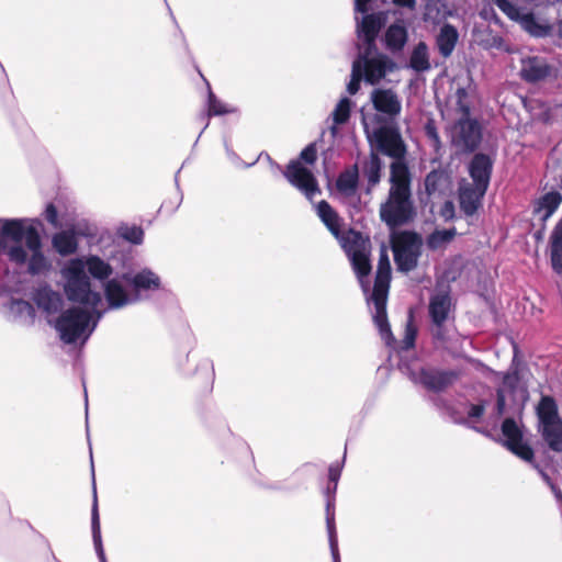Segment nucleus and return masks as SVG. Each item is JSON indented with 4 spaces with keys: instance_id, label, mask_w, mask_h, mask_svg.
Instances as JSON below:
<instances>
[{
    "instance_id": "10",
    "label": "nucleus",
    "mask_w": 562,
    "mask_h": 562,
    "mask_svg": "<svg viewBox=\"0 0 562 562\" xmlns=\"http://www.w3.org/2000/svg\"><path fill=\"white\" fill-rule=\"evenodd\" d=\"M376 153L391 157L393 160L405 159L406 144L395 126H380L373 133Z\"/></svg>"
},
{
    "instance_id": "28",
    "label": "nucleus",
    "mask_w": 562,
    "mask_h": 562,
    "mask_svg": "<svg viewBox=\"0 0 562 562\" xmlns=\"http://www.w3.org/2000/svg\"><path fill=\"white\" fill-rule=\"evenodd\" d=\"M53 247L60 256H69L77 251L78 241L72 231H63L53 237Z\"/></svg>"
},
{
    "instance_id": "40",
    "label": "nucleus",
    "mask_w": 562,
    "mask_h": 562,
    "mask_svg": "<svg viewBox=\"0 0 562 562\" xmlns=\"http://www.w3.org/2000/svg\"><path fill=\"white\" fill-rule=\"evenodd\" d=\"M416 337H417V327L414 323L413 312L411 311L407 322H406V325H405L404 338L401 341V349L405 350V351L413 349L415 347Z\"/></svg>"
},
{
    "instance_id": "53",
    "label": "nucleus",
    "mask_w": 562,
    "mask_h": 562,
    "mask_svg": "<svg viewBox=\"0 0 562 562\" xmlns=\"http://www.w3.org/2000/svg\"><path fill=\"white\" fill-rule=\"evenodd\" d=\"M44 217L54 227L59 226L58 211H57V207L54 205V203H48L46 205V209H45V212H44Z\"/></svg>"
},
{
    "instance_id": "39",
    "label": "nucleus",
    "mask_w": 562,
    "mask_h": 562,
    "mask_svg": "<svg viewBox=\"0 0 562 562\" xmlns=\"http://www.w3.org/2000/svg\"><path fill=\"white\" fill-rule=\"evenodd\" d=\"M381 27L382 22L379 16L375 14L364 15L361 22V33L363 35V40H369L372 42L373 38L378 37Z\"/></svg>"
},
{
    "instance_id": "63",
    "label": "nucleus",
    "mask_w": 562,
    "mask_h": 562,
    "mask_svg": "<svg viewBox=\"0 0 562 562\" xmlns=\"http://www.w3.org/2000/svg\"><path fill=\"white\" fill-rule=\"evenodd\" d=\"M434 337L438 340H441V341H445L446 340V334H445V330H443V326L441 327H436V330L434 333Z\"/></svg>"
},
{
    "instance_id": "3",
    "label": "nucleus",
    "mask_w": 562,
    "mask_h": 562,
    "mask_svg": "<svg viewBox=\"0 0 562 562\" xmlns=\"http://www.w3.org/2000/svg\"><path fill=\"white\" fill-rule=\"evenodd\" d=\"M415 216L412 192L389 191L386 201L380 206V218L389 228L404 226Z\"/></svg>"
},
{
    "instance_id": "25",
    "label": "nucleus",
    "mask_w": 562,
    "mask_h": 562,
    "mask_svg": "<svg viewBox=\"0 0 562 562\" xmlns=\"http://www.w3.org/2000/svg\"><path fill=\"white\" fill-rule=\"evenodd\" d=\"M382 160L379 154L371 149L368 160L363 162V176L368 180L369 189L374 188L381 181Z\"/></svg>"
},
{
    "instance_id": "55",
    "label": "nucleus",
    "mask_w": 562,
    "mask_h": 562,
    "mask_svg": "<svg viewBox=\"0 0 562 562\" xmlns=\"http://www.w3.org/2000/svg\"><path fill=\"white\" fill-rule=\"evenodd\" d=\"M375 40L376 38H373L372 42H370L369 40H364V49L363 52L359 55V58L357 60H360V61H363V60H367V59H371V55L375 52L376 49V46H375Z\"/></svg>"
},
{
    "instance_id": "17",
    "label": "nucleus",
    "mask_w": 562,
    "mask_h": 562,
    "mask_svg": "<svg viewBox=\"0 0 562 562\" xmlns=\"http://www.w3.org/2000/svg\"><path fill=\"white\" fill-rule=\"evenodd\" d=\"M347 257L356 252H371L370 237L355 228H349L337 238Z\"/></svg>"
},
{
    "instance_id": "62",
    "label": "nucleus",
    "mask_w": 562,
    "mask_h": 562,
    "mask_svg": "<svg viewBox=\"0 0 562 562\" xmlns=\"http://www.w3.org/2000/svg\"><path fill=\"white\" fill-rule=\"evenodd\" d=\"M517 380H518L517 374L512 375V374L507 373L504 375L503 382H504V384L514 386L516 384Z\"/></svg>"
},
{
    "instance_id": "14",
    "label": "nucleus",
    "mask_w": 562,
    "mask_h": 562,
    "mask_svg": "<svg viewBox=\"0 0 562 562\" xmlns=\"http://www.w3.org/2000/svg\"><path fill=\"white\" fill-rule=\"evenodd\" d=\"M493 171V160L483 153L474 154L469 164V175L473 180L472 184L488 189Z\"/></svg>"
},
{
    "instance_id": "41",
    "label": "nucleus",
    "mask_w": 562,
    "mask_h": 562,
    "mask_svg": "<svg viewBox=\"0 0 562 562\" xmlns=\"http://www.w3.org/2000/svg\"><path fill=\"white\" fill-rule=\"evenodd\" d=\"M234 110L231 109L226 103L222 102L217 99L215 93L209 89V95H207V115L211 116H218V115H225L228 113H232Z\"/></svg>"
},
{
    "instance_id": "56",
    "label": "nucleus",
    "mask_w": 562,
    "mask_h": 562,
    "mask_svg": "<svg viewBox=\"0 0 562 562\" xmlns=\"http://www.w3.org/2000/svg\"><path fill=\"white\" fill-rule=\"evenodd\" d=\"M506 408V396L503 389L496 390V414L502 416Z\"/></svg>"
},
{
    "instance_id": "42",
    "label": "nucleus",
    "mask_w": 562,
    "mask_h": 562,
    "mask_svg": "<svg viewBox=\"0 0 562 562\" xmlns=\"http://www.w3.org/2000/svg\"><path fill=\"white\" fill-rule=\"evenodd\" d=\"M562 202V195L557 192H548L540 200V207L546 211V217L551 216Z\"/></svg>"
},
{
    "instance_id": "20",
    "label": "nucleus",
    "mask_w": 562,
    "mask_h": 562,
    "mask_svg": "<svg viewBox=\"0 0 562 562\" xmlns=\"http://www.w3.org/2000/svg\"><path fill=\"white\" fill-rule=\"evenodd\" d=\"M104 294L110 307L113 308H120L128 303L135 302L133 295L130 296L116 279L108 280L104 285Z\"/></svg>"
},
{
    "instance_id": "16",
    "label": "nucleus",
    "mask_w": 562,
    "mask_h": 562,
    "mask_svg": "<svg viewBox=\"0 0 562 562\" xmlns=\"http://www.w3.org/2000/svg\"><path fill=\"white\" fill-rule=\"evenodd\" d=\"M373 108L390 116H396L401 113L402 104L397 94L392 89H374L371 93Z\"/></svg>"
},
{
    "instance_id": "22",
    "label": "nucleus",
    "mask_w": 562,
    "mask_h": 562,
    "mask_svg": "<svg viewBox=\"0 0 562 562\" xmlns=\"http://www.w3.org/2000/svg\"><path fill=\"white\" fill-rule=\"evenodd\" d=\"M458 40L459 33L457 29L450 23L443 24L436 38V44L440 55L445 58L451 56Z\"/></svg>"
},
{
    "instance_id": "32",
    "label": "nucleus",
    "mask_w": 562,
    "mask_h": 562,
    "mask_svg": "<svg viewBox=\"0 0 562 562\" xmlns=\"http://www.w3.org/2000/svg\"><path fill=\"white\" fill-rule=\"evenodd\" d=\"M25 229L26 227L24 226L23 220H4L0 228V236L3 240L4 238H10L19 244L24 238Z\"/></svg>"
},
{
    "instance_id": "38",
    "label": "nucleus",
    "mask_w": 562,
    "mask_h": 562,
    "mask_svg": "<svg viewBox=\"0 0 562 562\" xmlns=\"http://www.w3.org/2000/svg\"><path fill=\"white\" fill-rule=\"evenodd\" d=\"M358 167L353 166L352 170L341 172L336 181V187L340 192H352L358 186Z\"/></svg>"
},
{
    "instance_id": "43",
    "label": "nucleus",
    "mask_w": 562,
    "mask_h": 562,
    "mask_svg": "<svg viewBox=\"0 0 562 562\" xmlns=\"http://www.w3.org/2000/svg\"><path fill=\"white\" fill-rule=\"evenodd\" d=\"M456 112L460 117H470L471 105L469 102V94L465 88H458L456 91Z\"/></svg>"
},
{
    "instance_id": "44",
    "label": "nucleus",
    "mask_w": 562,
    "mask_h": 562,
    "mask_svg": "<svg viewBox=\"0 0 562 562\" xmlns=\"http://www.w3.org/2000/svg\"><path fill=\"white\" fill-rule=\"evenodd\" d=\"M119 234L123 239H125L132 244H135V245L142 244L143 239H144V231L140 226H137V225L121 226L119 229Z\"/></svg>"
},
{
    "instance_id": "9",
    "label": "nucleus",
    "mask_w": 562,
    "mask_h": 562,
    "mask_svg": "<svg viewBox=\"0 0 562 562\" xmlns=\"http://www.w3.org/2000/svg\"><path fill=\"white\" fill-rule=\"evenodd\" d=\"M452 144L464 153H473L482 142V126L476 119L459 117L451 132Z\"/></svg>"
},
{
    "instance_id": "50",
    "label": "nucleus",
    "mask_w": 562,
    "mask_h": 562,
    "mask_svg": "<svg viewBox=\"0 0 562 562\" xmlns=\"http://www.w3.org/2000/svg\"><path fill=\"white\" fill-rule=\"evenodd\" d=\"M9 259L16 265H23L26 262L27 254L21 245H15L8 250Z\"/></svg>"
},
{
    "instance_id": "36",
    "label": "nucleus",
    "mask_w": 562,
    "mask_h": 562,
    "mask_svg": "<svg viewBox=\"0 0 562 562\" xmlns=\"http://www.w3.org/2000/svg\"><path fill=\"white\" fill-rule=\"evenodd\" d=\"M456 229H436L426 239L427 247L430 250H437L449 244L456 236Z\"/></svg>"
},
{
    "instance_id": "64",
    "label": "nucleus",
    "mask_w": 562,
    "mask_h": 562,
    "mask_svg": "<svg viewBox=\"0 0 562 562\" xmlns=\"http://www.w3.org/2000/svg\"><path fill=\"white\" fill-rule=\"evenodd\" d=\"M550 450L554 452H562V435L558 438V448H549Z\"/></svg>"
},
{
    "instance_id": "29",
    "label": "nucleus",
    "mask_w": 562,
    "mask_h": 562,
    "mask_svg": "<svg viewBox=\"0 0 562 562\" xmlns=\"http://www.w3.org/2000/svg\"><path fill=\"white\" fill-rule=\"evenodd\" d=\"M517 22L526 32L536 37H544L551 31V26L540 23L532 12L521 13Z\"/></svg>"
},
{
    "instance_id": "6",
    "label": "nucleus",
    "mask_w": 562,
    "mask_h": 562,
    "mask_svg": "<svg viewBox=\"0 0 562 562\" xmlns=\"http://www.w3.org/2000/svg\"><path fill=\"white\" fill-rule=\"evenodd\" d=\"M90 319V312L81 307H70L56 319L55 328L64 342L74 344L85 333Z\"/></svg>"
},
{
    "instance_id": "1",
    "label": "nucleus",
    "mask_w": 562,
    "mask_h": 562,
    "mask_svg": "<svg viewBox=\"0 0 562 562\" xmlns=\"http://www.w3.org/2000/svg\"><path fill=\"white\" fill-rule=\"evenodd\" d=\"M317 160L316 143L308 144L301 153L299 159L290 160L282 171L284 178L307 198L319 193L318 182L313 172L302 165H314Z\"/></svg>"
},
{
    "instance_id": "23",
    "label": "nucleus",
    "mask_w": 562,
    "mask_h": 562,
    "mask_svg": "<svg viewBox=\"0 0 562 562\" xmlns=\"http://www.w3.org/2000/svg\"><path fill=\"white\" fill-rule=\"evenodd\" d=\"M391 271L389 255L385 250H382L378 261L373 292H389Z\"/></svg>"
},
{
    "instance_id": "61",
    "label": "nucleus",
    "mask_w": 562,
    "mask_h": 562,
    "mask_svg": "<svg viewBox=\"0 0 562 562\" xmlns=\"http://www.w3.org/2000/svg\"><path fill=\"white\" fill-rule=\"evenodd\" d=\"M454 213V206H453V203L451 201H447L445 204H443V207H442V215L448 217V216H452Z\"/></svg>"
},
{
    "instance_id": "59",
    "label": "nucleus",
    "mask_w": 562,
    "mask_h": 562,
    "mask_svg": "<svg viewBox=\"0 0 562 562\" xmlns=\"http://www.w3.org/2000/svg\"><path fill=\"white\" fill-rule=\"evenodd\" d=\"M371 0H355V9L357 12L367 13L369 10V3Z\"/></svg>"
},
{
    "instance_id": "27",
    "label": "nucleus",
    "mask_w": 562,
    "mask_h": 562,
    "mask_svg": "<svg viewBox=\"0 0 562 562\" xmlns=\"http://www.w3.org/2000/svg\"><path fill=\"white\" fill-rule=\"evenodd\" d=\"M35 302L40 308L48 314L58 312L61 307V296L50 289H42L36 292Z\"/></svg>"
},
{
    "instance_id": "54",
    "label": "nucleus",
    "mask_w": 562,
    "mask_h": 562,
    "mask_svg": "<svg viewBox=\"0 0 562 562\" xmlns=\"http://www.w3.org/2000/svg\"><path fill=\"white\" fill-rule=\"evenodd\" d=\"M425 134L426 136L434 143L435 146L440 145V137L436 127V124L432 120H429L425 125Z\"/></svg>"
},
{
    "instance_id": "47",
    "label": "nucleus",
    "mask_w": 562,
    "mask_h": 562,
    "mask_svg": "<svg viewBox=\"0 0 562 562\" xmlns=\"http://www.w3.org/2000/svg\"><path fill=\"white\" fill-rule=\"evenodd\" d=\"M48 268V262L43 255L42 250L32 251V256L29 260V272L31 274H40Z\"/></svg>"
},
{
    "instance_id": "12",
    "label": "nucleus",
    "mask_w": 562,
    "mask_h": 562,
    "mask_svg": "<svg viewBox=\"0 0 562 562\" xmlns=\"http://www.w3.org/2000/svg\"><path fill=\"white\" fill-rule=\"evenodd\" d=\"M362 76L364 81L372 86L380 83L389 71L394 69V63L383 54H380L371 59L361 61Z\"/></svg>"
},
{
    "instance_id": "24",
    "label": "nucleus",
    "mask_w": 562,
    "mask_h": 562,
    "mask_svg": "<svg viewBox=\"0 0 562 562\" xmlns=\"http://www.w3.org/2000/svg\"><path fill=\"white\" fill-rule=\"evenodd\" d=\"M550 258L553 271L562 274V218L555 225L550 237Z\"/></svg>"
},
{
    "instance_id": "21",
    "label": "nucleus",
    "mask_w": 562,
    "mask_h": 562,
    "mask_svg": "<svg viewBox=\"0 0 562 562\" xmlns=\"http://www.w3.org/2000/svg\"><path fill=\"white\" fill-rule=\"evenodd\" d=\"M317 214L327 229L331 233V235L337 239L342 234L341 231V217L339 214L331 207V205L322 200L317 205Z\"/></svg>"
},
{
    "instance_id": "51",
    "label": "nucleus",
    "mask_w": 562,
    "mask_h": 562,
    "mask_svg": "<svg viewBox=\"0 0 562 562\" xmlns=\"http://www.w3.org/2000/svg\"><path fill=\"white\" fill-rule=\"evenodd\" d=\"M379 329V333L381 335V338L385 341L387 346H392L395 342L394 335L391 330L390 323L386 322L381 325H375Z\"/></svg>"
},
{
    "instance_id": "33",
    "label": "nucleus",
    "mask_w": 562,
    "mask_h": 562,
    "mask_svg": "<svg viewBox=\"0 0 562 562\" xmlns=\"http://www.w3.org/2000/svg\"><path fill=\"white\" fill-rule=\"evenodd\" d=\"M91 529H92L93 543H94L97 553H98L101 562H106L103 547H102V540H101V527H100L98 499H97L95 492H94L93 505H92V510H91Z\"/></svg>"
},
{
    "instance_id": "37",
    "label": "nucleus",
    "mask_w": 562,
    "mask_h": 562,
    "mask_svg": "<svg viewBox=\"0 0 562 562\" xmlns=\"http://www.w3.org/2000/svg\"><path fill=\"white\" fill-rule=\"evenodd\" d=\"M387 293L389 292L372 291L371 299L375 310L373 315V322L375 325H381L389 322L386 313Z\"/></svg>"
},
{
    "instance_id": "2",
    "label": "nucleus",
    "mask_w": 562,
    "mask_h": 562,
    "mask_svg": "<svg viewBox=\"0 0 562 562\" xmlns=\"http://www.w3.org/2000/svg\"><path fill=\"white\" fill-rule=\"evenodd\" d=\"M390 243L397 270L405 273L414 270L422 255V236L414 231H401L391 236Z\"/></svg>"
},
{
    "instance_id": "4",
    "label": "nucleus",
    "mask_w": 562,
    "mask_h": 562,
    "mask_svg": "<svg viewBox=\"0 0 562 562\" xmlns=\"http://www.w3.org/2000/svg\"><path fill=\"white\" fill-rule=\"evenodd\" d=\"M64 290L67 299L74 303L94 308L101 302V294L92 291L90 279L85 272L80 260L74 261L70 266Z\"/></svg>"
},
{
    "instance_id": "15",
    "label": "nucleus",
    "mask_w": 562,
    "mask_h": 562,
    "mask_svg": "<svg viewBox=\"0 0 562 562\" xmlns=\"http://www.w3.org/2000/svg\"><path fill=\"white\" fill-rule=\"evenodd\" d=\"M551 66L540 57H528L522 59L520 77L529 83H537L547 79L551 75Z\"/></svg>"
},
{
    "instance_id": "52",
    "label": "nucleus",
    "mask_w": 562,
    "mask_h": 562,
    "mask_svg": "<svg viewBox=\"0 0 562 562\" xmlns=\"http://www.w3.org/2000/svg\"><path fill=\"white\" fill-rule=\"evenodd\" d=\"M379 329V333L381 335V338L385 341L387 346H392L395 342L394 335L391 330L390 323L386 322L381 325H375Z\"/></svg>"
},
{
    "instance_id": "5",
    "label": "nucleus",
    "mask_w": 562,
    "mask_h": 562,
    "mask_svg": "<svg viewBox=\"0 0 562 562\" xmlns=\"http://www.w3.org/2000/svg\"><path fill=\"white\" fill-rule=\"evenodd\" d=\"M539 432L549 448H558V438L562 435V418L555 400L552 396H542L537 406Z\"/></svg>"
},
{
    "instance_id": "35",
    "label": "nucleus",
    "mask_w": 562,
    "mask_h": 562,
    "mask_svg": "<svg viewBox=\"0 0 562 562\" xmlns=\"http://www.w3.org/2000/svg\"><path fill=\"white\" fill-rule=\"evenodd\" d=\"M370 254L371 252H356L348 257L356 276L361 282L371 273L372 270Z\"/></svg>"
},
{
    "instance_id": "57",
    "label": "nucleus",
    "mask_w": 562,
    "mask_h": 562,
    "mask_svg": "<svg viewBox=\"0 0 562 562\" xmlns=\"http://www.w3.org/2000/svg\"><path fill=\"white\" fill-rule=\"evenodd\" d=\"M484 412H485V405L483 403L472 404L468 412V416L470 418H481L484 415Z\"/></svg>"
},
{
    "instance_id": "19",
    "label": "nucleus",
    "mask_w": 562,
    "mask_h": 562,
    "mask_svg": "<svg viewBox=\"0 0 562 562\" xmlns=\"http://www.w3.org/2000/svg\"><path fill=\"white\" fill-rule=\"evenodd\" d=\"M390 182L389 191L412 192L411 191V173L405 159L393 160L390 166Z\"/></svg>"
},
{
    "instance_id": "45",
    "label": "nucleus",
    "mask_w": 562,
    "mask_h": 562,
    "mask_svg": "<svg viewBox=\"0 0 562 562\" xmlns=\"http://www.w3.org/2000/svg\"><path fill=\"white\" fill-rule=\"evenodd\" d=\"M351 102L348 98H342L336 105L333 112V120L335 124L341 125L348 122L350 117Z\"/></svg>"
},
{
    "instance_id": "18",
    "label": "nucleus",
    "mask_w": 562,
    "mask_h": 562,
    "mask_svg": "<svg viewBox=\"0 0 562 562\" xmlns=\"http://www.w3.org/2000/svg\"><path fill=\"white\" fill-rule=\"evenodd\" d=\"M451 310V297L448 292L432 295L429 301V316L436 327H441L448 319Z\"/></svg>"
},
{
    "instance_id": "48",
    "label": "nucleus",
    "mask_w": 562,
    "mask_h": 562,
    "mask_svg": "<svg viewBox=\"0 0 562 562\" xmlns=\"http://www.w3.org/2000/svg\"><path fill=\"white\" fill-rule=\"evenodd\" d=\"M24 238H25L26 247L31 251H38V250H41L42 241H41V237H40V234H38L36 227H34L32 225L27 226L25 232H24Z\"/></svg>"
},
{
    "instance_id": "60",
    "label": "nucleus",
    "mask_w": 562,
    "mask_h": 562,
    "mask_svg": "<svg viewBox=\"0 0 562 562\" xmlns=\"http://www.w3.org/2000/svg\"><path fill=\"white\" fill-rule=\"evenodd\" d=\"M393 3L397 7L414 9L416 7V0H393Z\"/></svg>"
},
{
    "instance_id": "46",
    "label": "nucleus",
    "mask_w": 562,
    "mask_h": 562,
    "mask_svg": "<svg viewBox=\"0 0 562 562\" xmlns=\"http://www.w3.org/2000/svg\"><path fill=\"white\" fill-rule=\"evenodd\" d=\"M361 80H364L362 76V65L360 60H355L352 63L351 78L347 86L349 94L353 95L360 90Z\"/></svg>"
},
{
    "instance_id": "11",
    "label": "nucleus",
    "mask_w": 562,
    "mask_h": 562,
    "mask_svg": "<svg viewBox=\"0 0 562 562\" xmlns=\"http://www.w3.org/2000/svg\"><path fill=\"white\" fill-rule=\"evenodd\" d=\"M122 280L132 289V295L135 302L140 299L143 292L156 291L160 286L159 277L148 269H144L137 273H123Z\"/></svg>"
},
{
    "instance_id": "8",
    "label": "nucleus",
    "mask_w": 562,
    "mask_h": 562,
    "mask_svg": "<svg viewBox=\"0 0 562 562\" xmlns=\"http://www.w3.org/2000/svg\"><path fill=\"white\" fill-rule=\"evenodd\" d=\"M504 440L502 445L514 456L525 462L535 463V451L532 447L524 440V432L513 417H507L501 426Z\"/></svg>"
},
{
    "instance_id": "30",
    "label": "nucleus",
    "mask_w": 562,
    "mask_h": 562,
    "mask_svg": "<svg viewBox=\"0 0 562 562\" xmlns=\"http://www.w3.org/2000/svg\"><path fill=\"white\" fill-rule=\"evenodd\" d=\"M407 41V31L405 26L394 23L385 32V44L393 52L401 50Z\"/></svg>"
},
{
    "instance_id": "13",
    "label": "nucleus",
    "mask_w": 562,
    "mask_h": 562,
    "mask_svg": "<svg viewBox=\"0 0 562 562\" xmlns=\"http://www.w3.org/2000/svg\"><path fill=\"white\" fill-rule=\"evenodd\" d=\"M487 189L472 183H465L459 189L460 210L467 217L473 216L482 206V200Z\"/></svg>"
},
{
    "instance_id": "7",
    "label": "nucleus",
    "mask_w": 562,
    "mask_h": 562,
    "mask_svg": "<svg viewBox=\"0 0 562 562\" xmlns=\"http://www.w3.org/2000/svg\"><path fill=\"white\" fill-rule=\"evenodd\" d=\"M462 376L461 370H443L435 367H422L413 380L425 390L441 393L451 387Z\"/></svg>"
},
{
    "instance_id": "34",
    "label": "nucleus",
    "mask_w": 562,
    "mask_h": 562,
    "mask_svg": "<svg viewBox=\"0 0 562 562\" xmlns=\"http://www.w3.org/2000/svg\"><path fill=\"white\" fill-rule=\"evenodd\" d=\"M88 272L98 280L108 279L112 272L113 268L110 263L105 262L99 256H89L86 260Z\"/></svg>"
},
{
    "instance_id": "49",
    "label": "nucleus",
    "mask_w": 562,
    "mask_h": 562,
    "mask_svg": "<svg viewBox=\"0 0 562 562\" xmlns=\"http://www.w3.org/2000/svg\"><path fill=\"white\" fill-rule=\"evenodd\" d=\"M497 8L506 14L510 20L518 21V19L521 15V12L518 7H516L514 3H512L508 0H492Z\"/></svg>"
},
{
    "instance_id": "58",
    "label": "nucleus",
    "mask_w": 562,
    "mask_h": 562,
    "mask_svg": "<svg viewBox=\"0 0 562 562\" xmlns=\"http://www.w3.org/2000/svg\"><path fill=\"white\" fill-rule=\"evenodd\" d=\"M340 477V469L335 465H330L328 469V479L334 484L333 491L335 492L337 488V483Z\"/></svg>"
},
{
    "instance_id": "31",
    "label": "nucleus",
    "mask_w": 562,
    "mask_h": 562,
    "mask_svg": "<svg viewBox=\"0 0 562 562\" xmlns=\"http://www.w3.org/2000/svg\"><path fill=\"white\" fill-rule=\"evenodd\" d=\"M409 66L417 72L430 69L428 47L425 42H419L413 49L409 57Z\"/></svg>"
},
{
    "instance_id": "26",
    "label": "nucleus",
    "mask_w": 562,
    "mask_h": 562,
    "mask_svg": "<svg viewBox=\"0 0 562 562\" xmlns=\"http://www.w3.org/2000/svg\"><path fill=\"white\" fill-rule=\"evenodd\" d=\"M449 182L450 177L443 169H434L425 178V191L429 196L443 193Z\"/></svg>"
}]
</instances>
